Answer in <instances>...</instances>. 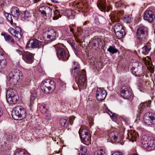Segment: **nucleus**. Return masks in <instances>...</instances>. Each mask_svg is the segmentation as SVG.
Wrapping results in <instances>:
<instances>
[{"label": "nucleus", "instance_id": "obj_1", "mask_svg": "<svg viewBox=\"0 0 155 155\" xmlns=\"http://www.w3.org/2000/svg\"><path fill=\"white\" fill-rule=\"evenodd\" d=\"M71 71V73L74 75L77 74L75 78V81L80 89L84 88L86 86V73L85 70H82L78 73V69L79 68V65L77 63L76 66L74 67Z\"/></svg>", "mask_w": 155, "mask_h": 155}, {"label": "nucleus", "instance_id": "obj_2", "mask_svg": "<svg viewBox=\"0 0 155 155\" xmlns=\"http://www.w3.org/2000/svg\"><path fill=\"white\" fill-rule=\"evenodd\" d=\"M23 78L21 72L17 69H13L9 74V82L12 85H15L18 81H21Z\"/></svg>", "mask_w": 155, "mask_h": 155}, {"label": "nucleus", "instance_id": "obj_3", "mask_svg": "<svg viewBox=\"0 0 155 155\" xmlns=\"http://www.w3.org/2000/svg\"><path fill=\"white\" fill-rule=\"evenodd\" d=\"M41 85L42 91L46 94L52 92L56 87L55 82L50 79H47L43 81Z\"/></svg>", "mask_w": 155, "mask_h": 155}, {"label": "nucleus", "instance_id": "obj_4", "mask_svg": "<svg viewBox=\"0 0 155 155\" xmlns=\"http://www.w3.org/2000/svg\"><path fill=\"white\" fill-rule=\"evenodd\" d=\"M154 140L149 138L146 135H143L141 139L142 147L147 151H150L153 150L155 147L154 144Z\"/></svg>", "mask_w": 155, "mask_h": 155}, {"label": "nucleus", "instance_id": "obj_5", "mask_svg": "<svg viewBox=\"0 0 155 155\" xmlns=\"http://www.w3.org/2000/svg\"><path fill=\"white\" fill-rule=\"evenodd\" d=\"M27 114L25 109L20 106L15 107L12 111V116L15 120H18L25 118Z\"/></svg>", "mask_w": 155, "mask_h": 155}, {"label": "nucleus", "instance_id": "obj_6", "mask_svg": "<svg viewBox=\"0 0 155 155\" xmlns=\"http://www.w3.org/2000/svg\"><path fill=\"white\" fill-rule=\"evenodd\" d=\"M57 51V55L59 59L62 60H66L68 58V56L65 50L60 47L59 44L54 46Z\"/></svg>", "mask_w": 155, "mask_h": 155}, {"label": "nucleus", "instance_id": "obj_7", "mask_svg": "<svg viewBox=\"0 0 155 155\" xmlns=\"http://www.w3.org/2000/svg\"><path fill=\"white\" fill-rule=\"evenodd\" d=\"M143 119L146 124L148 125L154 124H155V114L147 112L144 115Z\"/></svg>", "mask_w": 155, "mask_h": 155}, {"label": "nucleus", "instance_id": "obj_8", "mask_svg": "<svg viewBox=\"0 0 155 155\" xmlns=\"http://www.w3.org/2000/svg\"><path fill=\"white\" fill-rule=\"evenodd\" d=\"M8 31L14 36L17 40H19L22 37V35L21 34V30L19 27L16 26L15 29L10 28L8 29Z\"/></svg>", "mask_w": 155, "mask_h": 155}, {"label": "nucleus", "instance_id": "obj_9", "mask_svg": "<svg viewBox=\"0 0 155 155\" xmlns=\"http://www.w3.org/2000/svg\"><path fill=\"white\" fill-rule=\"evenodd\" d=\"M39 12L44 16L47 17L51 16L52 14L51 8L47 6H43L39 9Z\"/></svg>", "mask_w": 155, "mask_h": 155}, {"label": "nucleus", "instance_id": "obj_10", "mask_svg": "<svg viewBox=\"0 0 155 155\" xmlns=\"http://www.w3.org/2000/svg\"><path fill=\"white\" fill-rule=\"evenodd\" d=\"M121 95L124 99H129L132 95V93L127 86H123L120 90Z\"/></svg>", "mask_w": 155, "mask_h": 155}, {"label": "nucleus", "instance_id": "obj_11", "mask_svg": "<svg viewBox=\"0 0 155 155\" xmlns=\"http://www.w3.org/2000/svg\"><path fill=\"white\" fill-rule=\"evenodd\" d=\"M107 94L106 91L101 88H98L96 91V96L97 99L99 101H102L106 97Z\"/></svg>", "mask_w": 155, "mask_h": 155}, {"label": "nucleus", "instance_id": "obj_12", "mask_svg": "<svg viewBox=\"0 0 155 155\" xmlns=\"http://www.w3.org/2000/svg\"><path fill=\"white\" fill-rule=\"evenodd\" d=\"M97 7L101 11L103 12H107L109 11L110 8V7L108 6L106 7V2L105 0H100L97 3Z\"/></svg>", "mask_w": 155, "mask_h": 155}, {"label": "nucleus", "instance_id": "obj_13", "mask_svg": "<svg viewBox=\"0 0 155 155\" xmlns=\"http://www.w3.org/2000/svg\"><path fill=\"white\" fill-rule=\"evenodd\" d=\"M41 45V42L36 39L30 40L28 44V46L29 48H39Z\"/></svg>", "mask_w": 155, "mask_h": 155}, {"label": "nucleus", "instance_id": "obj_14", "mask_svg": "<svg viewBox=\"0 0 155 155\" xmlns=\"http://www.w3.org/2000/svg\"><path fill=\"white\" fill-rule=\"evenodd\" d=\"M154 12L150 10L146 11L144 13L143 18L150 22H151L154 18Z\"/></svg>", "mask_w": 155, "mask_h": 155}, {"label": "nucleus", "instance_id": "obj_15", "mask_svg": "<svg viewBox=\"0 0 155 155\" xmlns=\"http://www.w3.org/2000/svg\"><path fill=\"white\" fill-rule=\"evenodd\" d=\"M47 40L53 41L54 40L56 35L55 31L52 29H49L47 33Z\"/></svg>", "mask_w": 155, "mask_h": 155}, {"label": "nucleus", "instance_id": "obj_16", "mask_svg": "<svg viewBox=\"0 0 155 155\" xmlns=\"http://www.w3.org/2000/svg\"><path fill=\"white\" fill-rule=\"evenodd\" d=\"M146 29L144 26H140L137 32V38L140 40L144 37V34Z\"/></svg>", "mask_w": 155, "mask_h": 155}, {"label": "nucleus", "instance_id": "obj_17", "mask_svg": "<svg viewBox=\"0 0 155 155\" xmlns=\"http://www.w3.org/2000/svg\"><path fill=\"white\" fill-rule=\"evenodd\" d=\"M82 142L85 145H89L91 143V135L90 133L80 137Z\"/></svg>", "mask_w": 155, "mask_h": 155}, {"label": "nucleus", "instance_id": "obj_18", "mask_svg": "<svg viewBox=\"0 0 155 155\" xmlns=\"http://www.w3.org/2000/svg\"><path fill=\"white\" fill-rule=\"evenodd\" d=\"M101 40L96 37L92 38L90 42V44L92 46L97 47V48L101 46Z\"/></svg>", "mask_w": 155, "mask_h": 155}, {"label": "nucleus", "instance_id": "obj_19", "mask_svg": "<svg viewBox=\"0 0 155 155\" xmlns=\"http://www.w3.org/2000/svg\"><path fill=\"white\" fill-rule=\"evenodd\" d=\"M24 59L27 63H31L33 61V56L31 54L28 53L23 56Z\"/></svg>", "mask_w": 155, "mask_h": 155}, {"label": "nucleus", "instance_id": "obj_20", "mask_svg": "<svg viewBox=\"0 0 155 155\" xmlns=\"http://www.w3.org/2000/svg\"><path fill=\"white\" fill-rule=\"evenodd\" d=\"M80 137L90 133L87 127L85 126L81 127L79 131Z\"/></svg>", "mask_w": 155, "mask_h": 155}, {"label": "nucleus", "instance_id": "obj_21", "mask_svg": "<svg viewBox=\"0 0 155 155\" xmlns=\"http://www.w3.org/2000/svg\"><path fill=\"white\" fill-rule=\"evenodd\" d=\"M151 102V101H150L148 102H146V103L143 102L140 104L138 107V112H140V113H141L147 107L150 106V104Z\"/></svg>", "mask_w": 155, "mask_h": 155}, {"label": "nucleus", "instance_id": "obj_22", "mask_svg": "<svg viewBox=\"0 0 155 155\" xmlns=\"http://www.w3.org/2000/svg\"><path fill=\"white\" fill-rule=\"evenodd\" d=\"M18 99L19 97L18 95H17L12 97L7 98L6 100L9 104L13 105L16 104Z\"/></svg>", "mask_w": 155, "mask_h": 155}, {"label": "nucleus", "instance_id": "obj_23", "mask_svg": "<svg viewBox=\"0 0 155 155\" xmlns=\"http://www.w3.org/2000/svg\"><path fill=\"white\" fill-rule=\"evenodd\" d=\"M20 12L17 7H12L11 9V13L15 17H18L20 15Z\"/></svg>", "mask_w": 155, "mask_h": 155}, {"label": "nucleus", "instance_id": "obj_24", "mask_svg": "<svg viewBox=\"0 0 155 155\" xmlns=\"http://www.w3.org/2000/svg\"><path fill=\"white\" fill-rule=\"evenodd\" d=\"M69 121L67 117L61 118L60 120V124L62 127H67L69 124Z\"/></svg>", "mask_w": 155, "mask_h": 155}, {"label": "nucleus", "instance_id": "obj_25", "mask_svg": "<svg viewBox=\"0 0 155 155\" xmlns=\"http://www.w3.org/2000/svg\"><path fill=\"white\" fill-rule=\"evenodd\" d=\"M124 28L120 23L116 24L114 26V31L116 36H119L120 35V34L118 33L117 31L121 30Z\"/></svg>", "mask_w": 155, "mask_h": 155}, {"label": "nucleus", "instance_id": "obj_26", "mask_svg": "<svg viewBox=\"0 0 155 155\" xmlns=\"http://www.w3.org/2000/svg\"><path fill=\"white\" fill-rule=\"evenodd\" d=\"M15 90L13 89H10L8 90L6 93V98L12 97L15 96L17 95Z\"/></svg>", "mask_w": 155, "mask_h": 155}, {"label": "nucleus", "instance_id": "obj_27", "mask_svg": "<svg viewBox=\"0 0 155 155\" xmlns=\"http://www.w3.org/2000/svg\"><path fill=\"white\" fill-rule=\"evenodd\" d=\"M117 14L112 13L110 15V18L111 21L113 23L115 22H118L120 19V18L119 15H117Z\"/></svg>", "mask_w": 155, "mask_h": 155}, {"label": "nucleus", "instance_id": "obj_28", "mask_svg": "<svg viewBox=\"0 0 155 155\" xmlns=\"http://www.w3.org/2000/svg\"><path fill=\"white\" fill-rule=\"evenodd\" d=\"M7 64V62L5 56H1V58L0 57V69L4 68Z\"/></svg>", "mask_w": 155, "mask_h": 155}, {"label": "nucleus", "instance_id": "obj_29", "mask_svg": "<svg viewBox=\"0 0 155 155\" xmlns=\"http://www.w3.org/2000/svg\"><path fill=\"white\" fill-rule=\"evenodd\" d=\"M151 49V47L148 45L143 47L141 49V51L143 54H146L149 53Z\"/></svg>", "mask_w": 155, "mask_h": 155}, {"label": "nucleus", "instance_id": "obj_30", "mask_svg": "<svg viewBox=\"0 0 155 155\" xmlns=\"http://www.w3.org/2000/svg\"><path fill=\"white\" fill-rule=\"evenodd\" d=\"M2 35L4 36L5 39L6 41L10 42L13 44L14 43V40L11 36L5 33L2 34Z\"/></svg>", "mask_w": 155, "mask_h": 155}, {"label": "nucleus", "instance_id": "obj_31", "mask_svg": "<svg viewBox=\"0 0 155 155\" xmlns=\"http://www.w3.org/2000/svg\"><path fill=\"white\" fill-rule=\"evenodd\" d=\"M32 15V14L28 11H26L24 12L21 17V19L23 21H25L26 18L31 17Z\"/></svg>", "mask_w": 155, "mask_h": 155}, {"label": "nucleus", "instance_id": "obj_32", "mask_svg": "<svg viewBox=\"0 0 155 155\" xmlns=\"http://www.w3.org/2000/svg\"><path fill=\"white\" fill-rule=\"evenodd\" d=\"M104 18L103 16L97 15V16L95 18L94 21L96 23L97 25H98L101 23L104 20Z\"/></svg>", "mask_w": 155, "mask_h": 155}, {"label": "nucleus", "instance_id": "obj_33", "mask_svg": "<svg viewBox=\"0 0 155 155\" xmlns=\"http://www.w3.org/2000/svg\"><path fill=\"white\" fill-rule=\"evenodd\" d=\"M115 5L116 8H126L125 5L122 1H119L115 3Z\"/></svg>", "mask_w": 155, "mask_h": 155}, {"label": "nucleus", "instance_id": "obj_34", "mask_svg": "<svg viewBox=\"0 0 155 155\" xmlns=\"http://www.w3.org/2000/svg\"><path fill=\"white\" fill-rule=\"evenodd\" d=\"M40 108L41 112L42 114H47V113H48V110L47 108H46L45 105H41L40 106Z\"/></svg>", "mask_w": 155, "mask_h": 155}, {"label": "nucleus", "instance_id": "obj_35", "mask_svg": "<svg viewBox=\"0 0 155 155\" xmlns=\"http://www.w3.org/2000/svg\"><path fill=\"white\" fill-rule=\"evenodd\" d=\"M107 51L110 53L114 54L119 51V50L115 48L114 46H110L107 49Z\"/></svg>", "mask_w": 155, "mask_h": 155}, {"label": "nucleus", "instance_id": "obj_36", "mask_svg": "<svg viewBox=\"0 0 155 155\" xmlns=\"http://www.w3.org/2000/svg\"><path fill=\"white\" fill-rule=\"evenodd\" d=\"M54 16L53 17V19L56 20L61 17L60 14L58 10H56L54 12Z\"/></svg>", "mask_w": 155, "mask_h": 155}, {"label": "nucleus", "instance_id": "obj_37", "mask_svg": "<svg viewBox=\"0 0 155 155\" xmlns=\"http://www.w3.org/2000/svg\"><path fill=\"white\" fill-rule=\"evenodd\" d=\"M15 155H28V153L24 150H20L17 151Z\"/></svg>", "mask_w": 155, "mask_h": 155}, {"label": "nucleus", "instance_id": "obj_38", "mask_svg": "<svg viewBox=\"0 0 155 155\" xmlns=\"http://www.w3.org/2000/svg\"><path fill=\"white\" fill-rule=\"evenodd\" d=\"M4 15L6 18L7 20H8L11 24H12L13 23V21L11 15L9 13H5Z\"/></svg>", "mask_w": 155, "mask_h": 155}, {"label": "nucleus", "instance_id": "obj_39", "mask_svg": "<svg viewBox=\"0 0 155 155\" xmlns=\"http://www.w3.org/2000/svg\"><path fill=\"white\" fill-rule=\"evenodd\" d=\"M118 33L120 34V35L119 36H116L119 38L120 39L123 37V36L125 34V30L124 28L122 29L121 30L119 31H117Z\"/></svg>", "mask_w": 155, "mask_h": 155}, {"label": "nucleus", "instance_id": "obj_40", "mask_svg": "<svg viewBox=\"0 0 155 155\" xmlns=\"http://www.w3.org/2000/svg\"><path fill=\"white\" fill-rule=\"evenodd\" d=\"M124 21L127 23H129L131 21V16L130 15H125L124 17Z\"/></svg>", "mask_w": 155, "mask_h": 155}, {"label": "nucleus", "instance_id": "obj_41", "mask_svg": "<svg viewBox=\"0 0 155 155\" xmlns=\"http://www.w3.org/2000/svg\"><path fill=\"white\" fill-rule=\"evenodd\" d=\"M94 155H106L104 152L103 150V149H101L98 150L96 152Z\"/></svg>", "mask_w": 155, "mask_h": 155}, {"label": "nucleus", "instance_id": "obj_42", "mask_svg": "<svg viewBox=\"0 0 155 155\" xmlns=\"http://www.w3.org/2000/svg\"><path fill=\"white\" fill-rule=\"evenodd\" d=\"M130 138L131 139L132 141L133 142L134 141V140H135L136 138L137 137V135L135 133H130ZM129 137H130L129 136Z\"/></svg>", "mask_w": 155, "mask_h": 155}, {"label": "nucleus", "instance_id": "obj_43", "mask_svg": "<svg viewBox=\"0 0 155 155\" xmlns=\"http://www.w3.org/2000/svg\"><path fill=\"white\" fill-rule=\"evenodd\" d=\"M80 150L81 151L80 153H87V149L86 147L83 146H81L80 147Z\"/></svg>", "mask_w": 155, "mask_h": 155}, {"label": "nucleus", "instance_id": "obj_44", "mask_svg": "<svg viewBox=\"0 0 155 155\" xmlns=\"http://www.w3.org/2000/svg\"><path fill=\"white\" fill-rule=\"evenodd\" d=\"M46 114V115L45 117V119L48 120H51L52 119V117L51 114L50 113H47V114Z\"/></svg>", "mask_w": 155, "mask_h": 155}, {"label": "nucleus", "instance_id": "obj_45", "mask_svg": "<svg viewBox=\"0 0 155 155\" xmlns=\"http://www.w3.org/2000/svg\"><path fill=\"white\" fill-rule=\"evenodd\" d=\"M75 4L77 7L79 8H83L84 6V5L82 3L77 2Z\"/></svg>", "mask_w": 155, "mask_h": 155}, {"label": "nucleus", "instance_id": "obj_46", "mask_svg": "<svg viewBox=\"0 0 155 155\" xmlns=\"http://www.w3.org/2000/svg\"><path fill=\"white\" fill-rule=\"evenodd\" d=\"M110 116L114 119H115L116 118L117 116L115 114L112 113L111 111H109V112H108Z\"/></svg>", "mask_w": 155, "mask_h": 155}, {"label": "nucleus", "instance_id": "obj_47", "mask_svg": "<svg viewBox=\"0 0 155 155\" xmlns=\"http://www.w3.org/2000/svg\"><path fill=\"white\" fill-rule=\"evenodd\" d=\"M57 82L61 85H63L64 84V82L60 78L57 79Z\"/></svg>", "mask_w": 155, "mask_h": 155}, {"label": "nucleus", "instance_id": "obj_48", "mask_svg": "<svg viewBox=\"0 0 155 155\" xmlns=\"http://www.w3.org/2000/svg\"><path fill=\"white\" fill-rule=\"evenodd\" d=\"M35 97L32 95H31L30 97V103L31 104H32L35 101Z\"/></svg>", "mask_w": 155, "mask_h": 155}, {"label": "nucleus", "instance_id": "obj_49", "mask_svg": "<svg viewBox=\"0 0 155 155\" xmlns=\"http://www.w3.org/2000/svg\"><path fill=\"white\" fill-rule=\"evenodd\" d=\"M1 56H5L4 54L3 49L0 48V57L1 58Z\"/></svg>", "mask_w": 155, "mask_h": 155}, {"label": "nucleus", "instance_id": "obj_50", "mask_svg": "<svg viewBox=\"0 0 155 155\" xmlns=\"http://www.w3.org/2000/svg\"><path fill=\"white\" fill-rule=\"evenodd\" d=\"M111 155H122V154L120 152H116L113 153Z\"/></svg>", "mask_w": 155, "mask_h": 155}, {"label": "nucleus", "instance_id": "obj_51", "mask_svg": "<svg viewBox=\"0 0 155 155\" xmlns=\"http://www.w3.org/2000/svg\"><path fill=\"white\" fill-rule=\"evenodd\" d=\"M4 21V19L2 17H0V24L3 23Z\"/></svg>", "mask_w": 155, "mask_h": 155}, {"label": "nucleus", "instance_id": "obj_52", "mask_svg": "<svg viewBox=\"0 0 155 155\" xmlns=\"http://www.w3.org/2000/svg\"><path fill=\"white\" fill-rule=\"evenodd\" d=\"M69 28H70V31L71 32H72V33L73 34H74V29L73 28H71V26H70Z\"/></svg>", "mask_w": 155, "mask_h": 155}, {"label": "nucleus", "instance_id": "obj_53", "mask_svg": "<svg viewBox=\"0 0 155 155\" xmlns=\"http://www.w3.org/2000/svg\"><path fill=\"white\" fill-rule=\"evenodd\" d=\"M90 35V33L88 31H87V32H86V33L85 34V35L86 36H89Z\"/></svg>", "mask_w": 155, "mask_h": 155}, {"label": "nucleus", "instance_id": "obj_54", "mask_svg": "<svg viewBox=\"0 0 155 155\" xmlns=\"http://www.w3.org/2000/svg\"><path fill=\"white\" fill-rule=\"evenodd\" d=\"M81 155H90L89 152H87V153H81Z\"/></svg>", "mask_w": 155, "mask_h": 155}, {"label": "nucleus", "instance_id": "obj_55", "mask_svg": "<svg viewBox=\"0 0 155 155\" xmlns=\"http://www.w3.org/2000/svg\"><path fill=\"white\" fill-rule=\"evenodd\" d=\"M71 46H72L73 48H74V49H75V46L74 44L73 43L71 44Z\"/></svg>", "mask_w": 155, "mask_h": 155}, {"label": "nucleus", "instance_id": "obj_56", "mask_svg": "<svg viewBox=\"0 0 155 155\" xmlns=\"http://www.w3.org/2000/svg\"><path fill=\"white\" fill-rule=\"evenodd\" d=\"M117 137L115 135H114V136H112V138H113L114 140H115L117 139Z\"/></svg>", "mask_w": 155, "mask_h": 155}, {"label": "nucleus", "instance_id": "obj_57", "mask_svg": "<svg viewBox=\"0 0 155 155\" xmlns=\"http://www.w3.org/2000/svg\"><path fill=\"white\" fill-rule=\"evenodd\" d=\"M2 109L0 107V117L2 115Z\"/></svg>", "mask_w": 155, "mask_h": 155}, {"label": "nucleus", "instance_id": "obj_58", "mask_svg": "<svg viewBox=\"0 0 155 155\" xmlns=\"http://www.w3.org/2000/svg\"><path fill=\"white\" fill-rule=\"evenodd\" d=\"M75 118V117L74 116H72L70 117V119L71 120H72V119H74Z\"/></svg>", "mask_w": 155, "mask_h": 155}, {"label": "nucleus", "instance_id": "obj_59", "mask_svg": "<svg viewBox=\"0 0 155 155\" xmlns=\"http://www.w3.org/2000/svg\"><path fill=\"white\" fill-rule=\"evenodd\" d=\"M135 68L134 67H132V70H135Z\"/></svg>", "mask_w": 155, "mask_h": 155}, {"label": "nucleus", "instance_id": "obj_60", "mask_svg": "<svg viewBox=\"0 0 155 155\" xmlns=\"http://www.w3.org/2000/svg\"><path fill=\"white\" fill-rule=\"evenodd\" d=\"M71 26H72V27H73V28H74V27H75V25H71Z\"/></svg>", "mask_w": 155, "mask_h": 155}, {"label": "nucleus", "instance_id": "obj_61", "mask_svg": "<svg viewBox=\"0 0 155 155\" xmlns=\"http://www.w3.org/2000/svg\"><path fill=\"white\" fill-rule=\"evenodd\" d=\"M73 63L74 65H75V64L76 63L75 62H73Z\"/></svg>", "mask_w": 155, "mask_h": 155}, {"label": "nucleus", "instance_id": "obj_62", "mask_svg": "<svg viewBox=\"0 0 155 155\" xmlns=\"http://www.w3.org/2000/svg\"><path fill=\"white\" fill-rule=\"evenodd\" d=\"M133 155H138L137 154H136V153H134V154H133Z\"/></svg>", "mask_w": 155, "mask_h": 155}, {"label": "nucleus", "instance_id": "obj_63", "mask_svg": "<svg viewBox=\"0 0 155 155\" xmlns=\"http://www.w3.org/2000/svg\"><path fill=\"white\" fill-rule=\"evenodd\" d=\"M77 41L78 42H79V40H77Z\"/></svg>", "mask_w": 155, "mask_h": 155}, {"label": "nucleus", "instance_id": "obj_64", "mask_svg": "<svg viewBox=\"0 0 155 155\" xmlns=\"http://www.w3.org/2000/svg\"><path fill=\"white\" fill-rule=\"evenodd\" d=\"M25 87H27V85H25Z\"/></svg>", "mask_w": 155, "mask_h": 155}]
</instances>
